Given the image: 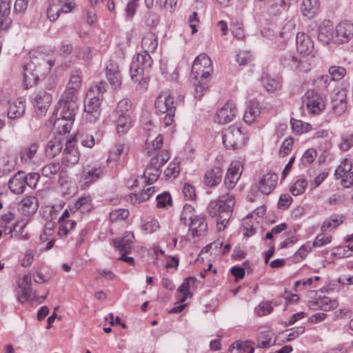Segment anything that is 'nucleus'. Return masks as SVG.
Returning <instances> with one entry per match:
<instances>
[{"instance_id": "obj_1", "label": "nucleus", "mask_w": 353, "mask_h": 353, "mask_svg": "<svg viewBox=\"0 0 353 353\" xmlns=\"http://www.w3.org/2000/svg\"><path fill=\"white\" fill-rule=\"evenodd\" d=\"M213 72L212 62L205 54H199L192 66L191 74L194 86V96L201 98L208 88V83Z\"/></svg>"}, {"instance_id": "obj_2", "label": "nucleus", "mask_w": 353, "mask_h": 353, "mask_svg": "<svg viewBox=\"0 0 353 353\" xmlns=\"http://www.w3.org/2000/svg\"><path fill=\"white\" fill-rule=\"evenodd\" d=\"M234 205V196L230 193L220 195L217 200L211 201L208 204V210L210 215L212 217H217L216 226L219 231L225 229Z\"/></svg>"}, {"instance_id": "obj_3", "label": "nucleus", "mask_w": 353, "mask_h": 353, "mask_svg": "<svg viewBox=\"0 0 353 353\" xmlns=\"http://www.w3.org/2000/svg\"><path fill=\"white\" fill-rule=\"evenodd\" d=\"M53 65L54 61L46 60L43 54L32 55L29 62L23 67L26 89L37 85L39 77L50 71Z\"/></svg>"}, {"instance_id": "obj_4", "label": "nucleus", "mask_w": 353, "mask_h": 353, "mask_svg": "<svg viewBox=\"0 0 353 353\" xmlns=\"http://www.w3.org/2000/svg\"><path fill=\"white\" fill-rule=\"evenodd\" d=\"M107 83L100 81L91 86L86 93L84 100L85 118L90 123H95L101 114V103L103 94L106 91Z\"/></svg>"}, {"instance_id": "obj_5", "label": "nucleus", "mask_w": 353, "mask_h": 353, "mask_svg": "<svg viewBox=\"0 0 353 353\" xmlns=\"http://www.w3.org/2000/svg\"><path fill=\"white\" fill-rule=\"evenodd\" d=\"M153 61L147 54L137 57L130 65V73L132 80L138 83L137 90L145 91L148 86L149 78L145 75L152 67Z\"/></svg>"}, {"instance_id": "obj_6", "label": "nucleus", "mask_w": 353, "mask_h": 353, "mask_svg": "<svg viewBox=\"0 0 353 353\" xmlns=\"http://www.w3.org/2000/svg\"><path fill=\"white\" fill-rule=\"evenodd\" d=\"M156 112L164 115L163 119L165 126L174 122L176 105L174 97L170 94L163 92L157 97L154 103Z\"/></svg>"}, {"instance_id": "obj_7", "label": "nucleus", "mask_w": 353, "mask_h": 353, "mask_svg": "<svg viewBox=\"0 0 353 353\" xmlns=\"http://www.w3.org/2000/svg\"><path fill=\"white\" fill-rule=\"evenodd\" d=\"M170 159V152L167 150L156 153L154 157L152 158L150 164L146 167L143 176L148 185L156 181L160 174V168Z\"/></svg>"}, {"instance_id": "obj_8", "label": "nucleus", "mask_w": 353, "mask_h": 353, "mask_svg": "<svg viewBox=\"0 0 353 353\" xmlns=\"http://www.w3.org/2000/svg\"><path fill=\"white\" fill-rule=\"evenodd\" d=\"M223 143L226 149L237 150L245 143V137L240 128L231 125L225 129L222 135Z\"/></svg>"}, {"instance_id": "obj_9", "label": "nucleus", "mask_w": 353, "mask_h": 353, "mask_svg": "<svg viewBox=\"0 0 353 353\" xmlns=\"http://www.w3.org/2000/svg\"><path fill=\"white\" fill-rule=\"evenodd\" d=\"M325 100L324 94L314 90H307L303 97L308 112L313 114H319L325 109Z\"/></svg>"}, {"instance_id": "obj_10", "label": "nucleus", "mask_w": 353, "mask_h": 353, "mask_svg": "<svg viewBox=\"0 0 353 353\" xmlns=\"http://www.w3.org/2000/svg\"><path fill=\"white\" fill-rule=\"evenodd\" d=\"M77 90L67 88L59 101V105L57 109L61 110V114L65 112V114L68 115V117H71L72 114H76L77 109Z\"/></svg>"}, {"instance_id": "obj_11", "label": "nucleus", "mask_w": 353, "mask_h": 353, "mask_svg": "<svg viewBox=\"0 0 353 353\" xmlns=\"http://www.w3.org/2000/svg\"><path fill=\"white\" fill-rule=\"evenodd\" d=\"M75 114H72L71 117H68L64 113L61 114V110L56 109L51 117L53 122L54 129L61 135L70 132L74 121Z\"/></svg>"}, {"instance_id": "obj_12", "label": "nucleus", "mask_w": 353, "mask_h": 353, "mask_svg": "<svg viewBox=\"0 0 353 353\" xmlns=\"http://www.w3.org/2000/svg\"><path fill=\"white\" fill-rule=\"evenodd\" d=\"M76 137H74L70 139H67L65 142V148L64 149V157L63 158V163L66 166H73L79 161V153L75 148Z\"/></svg>"}, {"instance_id": "obj_13", "label": "nucleus", "mask_w": 353, "mask_h": 353, "mask_svg": "<svg viewBox=\"0 0 353 353\" xmlns=\"http://www.w3.org/2000/svg\"><path fill=\"white\" fill-rule=\"evenodd\" d=\"M353 38V23L344 21L339 23L335 29L334 41L336 43H347Z\"/></svg>"}, {"instance_id": "obj_14", "label": "nucleus", "mask_w": 353, "mask_h": 353, "mask_svg": "<svg viewBox=\"0 0 353 353\" xmlns=\"http://www.w3.org/2000/svg\"><path fill=\"white\" fill-rule=\"evenodd\" d=\"M332 108L339 116L343 114L347 109V93L344 89H335L331 97Z\"/></svg>"}, {"instance_id": "obj_15", "label": "nucleus", "mask_w": 353, "mask_h": 353, "mask_svg": "<svg viewBox=\"0 0 353 353\" xmlns=\"http://www.w3.org/2000/svg\"><path fill=\"white\" fill-rule=\"evenodd\" d=\"M52 101V95L45 90H39L32 99V103L38 114H45Z\"/></svg>"}, {"instance_id": "obj_16", "label": "nucleus", "mask_w": 353, "mask_h": 353, "mask_svg": "<svg viewBox=\"0 0 353 353\" xmlns=\"http://www.w3.org/2000/svg\"><path fill=\"white\" fill-rule=\"evenodd\" d=\"M242 173V165L239 161L232 162L225 176L224 184L228 190L234 188Z\"/></svg>"}, {"instance_id": "obj_17", "label": "nucleus", "mask_w": 353, "mask_h": 353, "mask_svg": "<svg viewBox=\"0 0 353 353\" xmlns=\"http://www.w3.org/2000/svg\"><path fill=\"white\" fill-rule=\"evenodd\" d=\"M105 70L107 79L112 89H119L121 85V76L118 64L111 61L107 65Z\"/></svg>"}, {"instance_id": "obj_18", "label": "nucleus", "mask_w": 353, "mask_h": 353, "mask_svg": "<svg viewBox=\"0 0 353 353\" xmlns=\"http://www.w3.org/2000/svg\"><path fill=\"white\" fill-rule=\"evenodd\" d=\"M66 139L62 135H57L50 139L46 145V155L49 158H54L59 154L63 146L65 145Z\"/></svg>"}, {"instance_id": "obj_19", "label": "nucleus", "mask_w": 353, "mask_h": 353, "mask_svg": "<svg viewBox=\"0 0 353 353\" xmlns=\"http://www.w3.org/2000/svg\"><path fill=\"white\" fill-rule=\"evenodd\" d=\"M277 179L278 177L275 173L268 172L260 179L256 188L262 194H269L275 188Z\"/></svg>"}, {"instance_id": "obj_20", "label": "nucleus", "mask_w": 353, "mask_h": 353, "mask_svg": "<svg viewBox=\"0 0 353 353\" xmlns=\"http://www.w3.org/2000/svg\"><path fill=\"white\" fill-rule=\"evenodd\" d=\"M236 108L233 102L226 103L216 112L218 122L221 124L228 123L233 120L236 115Z\"/></svg>"}, {"instance_id": "obj_21", "label": "nucleus", "mask_w": 353, "mask_h": 353, "mask_svg": "<svg viewBox=\"0 0 353 353\" xmlns=\"http://www.w3.org/2000/svg\"><path fill=\"white\" fill-rule=\"evenodd\" d=\"M280 61L284 68H288L291 70H298L300 71L307 70L305 67L307 63L294 56L291 53H286L283 54L281 57Z\"/></svg>"}, {"instance_id": "obj_22", "label": "nucleus", "mask_w": 353, "mask_h": 353, "mask_svg": "<svg viewBox=\"0 0 353 353\" xmlns=\"http://www.w3.org/2000/svg\"><path fill=\"white\" fill-rule=\"evenodd\" d=\"M296 49L300 54L309 55L314 50V42L311 38L304 32H297Z\"/></svg>"}, {"instance_id": "obj_23", "label": "nucleus", "mask_w": 353, "mask_h": 353, "mask_svg": "<svg viewBox=\"0 0 353 353\" xmlns=\"http://www.w3.org/2000/svg\"><path fill=\"white\" fill-rule=\"evenodd\" d=\"M141 46L143 51L138 53L137 57L147 54L151 57L150 53L154 52L158 46V37L153 32L147 33L142 39Z\"/></svg>"}, {"instance_id": "obj_24", "label": "nucleus", "mask_w": 353, "mask_h": 353, "mask_svg": "<svg viewBox=\"0 0 353 353\" xmlns=\"http://www.w3.org/2000/svg\"><path fill=\"white\" fill-rule=\"evenodd\" d=\"M188 225L190 227V230L193 237L203 235L208 229L207 223L203 216H197L193 218L188 222Z\"/></svg>"}, {"instance_id": "obj_25", "label": "nucleus", "mask_w": 353, "mask_h": 353, "mask_svg": "<svg viewBox=\"0 0 353 353\" xmlns=\"http://www.w3.org/2000/svg\"><path fill=\"white\" fill-rule=\"evenodd\" d=\"M25 172L19 171L9 180L8 187L13 193L19 194L25 190Z\"/></svg>"}, {"instance_id": "obj_26", "label": "nucleus", "mask_w": 353, "mask_h": 353, "mask_svg": "<svg viewBox=\"0 0 353 353\" xmlns=\"http://www.w3.org/2000/svg\"><path fill=\"white\" fill-rule=\"evenodd\" d=\"M309 306L314 310L319 309L324 312H328L336 309L338 306V302L327 296H323L315 301L310 302Z\"/></svg>"}, {"instance_id": "obj_27", "label": "nucleus", "mask_w": 353, "mask_h": 353, "mask_svg": "<svg viewBox=\"0 0 353 353\" xmlns=\"http://www.w3.org/2000/svg\"><path fill=\"white\" fill-rule=\"evenodd\" d=\"M26 101L23 98H18L10 104L8 110V117L14 119L21 117L26 110Z\"/></svg>"}, {"instance_id": "obj_28", "label": "nucleus", "mask_w": 353, "mask_h": 353, "mask_svg": "<svg viewBox=\"0 0 353 353\" xmlns=\"http://www.w3.org/2000/svg\"><path fill=\"white\" fill-rule=\"evenodd\" d=\"M133 239V233L127 232L121 239L114 240V247L119 250L120 253H129L132 248Z\"/></svg>"}, {"instance_id": "obj_29", "label": "nucleus", "mask_w": 353, "mask_h": 353, "mask_svg": "<svg viewBox=\"0 0 353 353\" xmlns=\"http://www.w3.org/2000/svg\"><path fill=\"white\" fill-rule=\"evenodd\" d=\"M103 169L101 167H90L88 166L84 168L81 174V181L85 185H88L92 181L97 180Z\"/></svg>"}, {"instance_id": "obj_30", "label": "nucleus", "mask_w": 353, "mask_h": 353, "mask_svg": "<svg viewBox=\"0 0 353 353\" xmlns=\"http://www.w3.org/2000/svg\"><path fill=\"white\" fill-rule=\"evenodd\" d=\"M318 40L324 46L329 44L332 40H334L332 25H322L319 27Z\"/></svg>"}, {"instance_id": "obj_31", "label": "nucleus", "mask_w": 353, "mask_h": 353, "mask_svg": "<svg viewBox=\"0 0 353 353\" xmlns=\"http://www.w3.org/2000/svg\"><path fill=\"white\" fill-rule=\"evenodd\" d=\"M319 10V0H303L301 5V11L304 16L313 17Z\"/></svg>"}, {"instance_id": "obj_32", "label": "nucleus", "mask_w": 353, "mask_h": 353, "mask_svg": "<svg viewBox=\"0 0 353 353\" xmlns=\"http://www.w3.org/2000/svg\"><path fill=\"white\" fill-rule=\"evenodd\" d=\"M222 171L219 168H215L205 174V183L208 187H214L217 185L222 178Z\"/></svg>"}, {"instance_id": "obj_33", "label": "nucleus", "mask_w": 353, "mask_h": 353, "mask_svg": "<svg viewBox=\"0 0 353 353\" xmlns=\"http://www.w3.org/2000/svg\"><path fill=\"white\" fill-rule=\"evenodd\" d=\"M117 119L115 120L117 125V132L120 135L123 136L127 133V132L132 127V119L130 116H116Z\"/></svg>"}, {"instance_id": "obj_34", "label": "nucleus", "mask_w": 353, "mask_h": 353, "mask_svg": "<svg viewBox=\"0 0 353 353\" xmlns=\"http://www.w3.org/2000/svg\"><path fill=\"white\" fill-rule=\"evenodd\" d=\"M260 112H261L259 108V103L256 101H250L248 109L244 114V121L248 124H251L260 114Z\"/></svg>"}, {"instance_id": "obj_35", "label": "nucleus", "mask_w": 353, "mask_h": 353, "mask_svg": "<svg viewBox=\"0 0 353 353\" xmlns=\"http://www.w3.org/2000/svg\"><path fill=\"white\" fill-rule=\"evenodd\" d=\"M262 85L269 92H274L279 90L281 88V83L279 79L270 76L263 77L261 79Z\"/></svg>"}, {"instance_id": "obj_36", "label": "nucleus", "mask_w": 353, "mask_h": 353, "mask_svg": "<svg viewBox=\"0 0 353 353\" xmlns=\"http://www.w3.org/2000/svg\"><path fill=\"white\" fill-rule=\"evenodd\" d=\"M91 199L89 196H83L79 199L72 205L70 206V210L74 213L77 210L81 212L88 211L91 205Z\"/></svg>"}, {"instance_id": "obj_37", "label": "nucleus", "mask_w": 353, "mask_h": 353, "mask_svg": "<svg viewBox=\"0 0 353 353\" xmlns=\"http://www.w3.org/2000/svg\"><path fill=\"white\" fill-rule=\"evenodd\" d=\"M128 148L124 144L117 143L115 144L109 151L108 162H116L117 161L121 154L127 151Z\"/></svg>"}, {"instance_id": "obj_38", "label": "nucleus", "mask_w": 353, "mask_h": 353, "mask_svg": "<svg viewBox=\"0 0 353 353\" xmlns=\"http://www.w3.org/2000/svg\"><path fill=\"white\" fill-rule=\"evenodd\" d=\"M155 192L154 187L148 188L140 194H132L130 195L131 201L134 204H139L148 200Z\"/></svg>"}, {"instance_id": "obj_39", "label": "nucleus", "mask_w": 353, "mask_h": 353, "mask_svg": "<svg viewBox=\"0 0 353 353\" xmlns=\"http://www.w3.org/2000/svg\"><path fill=\"white\" fill-rule=\"evenodd\" d=\"M39 149V144L37 143H32L28 148H26L21 151L20 155L22 161L29 162L35 156Z\"/></svg>"}, {"instance_id": "obj_40", "label": "nucleus", "mask_w": 353, "mask_h": 353, "mask_svg": "<svg viewBox=\"0 0 353 353\" xmlns=\"http://www.w3.org/2000/svg\"><path fill=\"white\" fill-rule=\"evenodd\" d=\"M295 26L294 21L286 20L279 32L281 38L283 39H290L294 34Z\"/></svg>"}, {"instance_id": "obj_41", "label": "nucleus", "mask_w": 353, "mask_h": 353, "mask_svg": "<svg viewBox=\"0 0 353 353\" xmlns=\"http://www.w3.org/2000/svg\"><path fill=\"white\" fill-rule=\"evenodd\" d=\"M339 150L343 152L348 151L353 147V133L343 134L338 143Z\"/></svg>"}, {"instance_id": "obj_42", "label": "nucleus", "mask_w": 353, "mask_h": 353, "mask_svg": "<svg viewBox=\"0 0 353 353\" xmlns=\"http://www.w3.org/2000/svg\"><path fill=\"white\" fill-rule=\"evenodd\" d=\"M21 203L23 211L27 214H34L37 210L38 205L34 197H26L22 200Z\"/></svg>"}, {"instance_id": "obj_43", "label": "nucleus", "mask_w": 353, "mask_h": 353, "mask_svg": "<svg viewBox=\"0 0 353 353\" xmlns=\"http://www.w3.org/2000/svg\"><path fill=\"white\" fill-rule=\"evenodd\" d=\"M132 107V103L128 99H121L117 104L115 110L116 116H130L129 110Z\"/></svg>"}, {"instance_id": "obj_44", "label": "nucleus", "mask_w": 353, "mask_h": 353, "mask_svg": "<svg viewBox=\"0 0 353 353\" xmlns=\"http://www.w3.org/2000/svg\"><path fill=\"white\" fill-rule=\"evenodd\" d=\"M332 79L329 75H321L314 79L313 85L319 91L323 92L327 89Z\"/></svg>"}, {"instance_id": "obj_45", "label": "nucleus", "mask_w": 353, "mask_h": 353, "mask_svg": "<svg viewBox=\"0 0 353 353\" xmlns=\"http://www.w3.org/2000/svg\"><path fill=\"white\" fill-rule=\"evenodd\" d=\"M329 74L332 81H339L346 75V70L341 66L333 65L329 68Z\"/></svg>"}, {"instance_id": "obj_46", "label": "nucleus", "mask_w": 353, "mask_h": 353, "mask_svg": "<svg viewBox=\"0 0 353 353\" xmlns=\"http://www.w3.org/2000/svg\"><path fill=\"white\" fill-rule=\"evenodd\" d=\"M61 169V165L59 163H51L45 165L42 170V175L47 178H52L57 174Z\"/></svg>"}, {"instance_id": "obj_47", "label": "nucleus", "mask_w": 353, "mask_h": 353, "mask_svg": "<svg viewBox=\"0 0 353 353\" xmlns=\"http://www.w3.org/2000/svg\"><path fill=\"white\" fill-rule=\"evenodd\" d=\"M77 223L75 221L68 220L59 223V235L61 236H66L69 234L70 232L74 229Z\"/></svg>"}, {"instance_id": "obj_48", "label": "nucleus", "mask_w": 353, "mask_h": 353, "mask_svg": "<svg viewBox=\"0 0 353 353\" xmlns=\"http://www.w3.org/2000/svg\"><path fill=\"white\" fill-rule=\"evenodd\" d=\"M129 214L130 213L128 210L121 208L116 209L110 213V221L111 222H116L119 220L123 221L128 217Z\"/></svg>"}, {"instance_id": "obj_49", "label": "nucleus", "mask_w": 353, "mask_h": 353, "mask_svg": "<svg viewBox=\"0 0 353 353\" xmlns=\"http://www.w3.org/2000/svg\"><path fill=\"white\" fill-rule=\"evenodd\" d=\"M197 215L194 214V208L190 205L186 204L183 207V210L181 216V220L185 225H188V222Z\"/></svg>"}, {"instance_id": "obj_50", "label": "nucleus", "mask_w": 353, "mask_h": 353, "mask_svg": "<svg viewBox=\"0 0 353 353\" xmlns=\"http://www.w3.org/2000/svg\"><path fill=\"white\" fill-rule=\"evenodd\" d=\"M81 83V77L80 75V71L79 70H75L73 71L69 82L68 85V88L72 89L73 90H77L79 89Z\"/></svg>"}, {"instance_id": "obj_51", "label": "nucleus", "mask_w": 353, "mask_h": 353, "mask_svg": "<svg viewBox=\"0 0 353 353\" xmlns=\"http://www.w3.org/2000/svg\"><path fill=\"white\" fill-rule=\"evenodd\" d=\"M19 288L21 290L18 294V299L20 303H23L30 299L32 293V289L31 285H19Z\"/></svg>"}, {"instance_id": "obj_52", "label": "nucleus", "mask_w": 353, "mask_h": 353, "mask_svg": "<svg viewBox=\"0 0 353 353\" xmlns=\"http://www.w3.org/2000/svg\"><path fill=\"white\" fill-rule=\"evenodd\" d=\"M190 283H194V279L192 277L187 278L184 282L179 286L178 290L183 294V296L181 299L180 302L183 303L185 301L188 294L192 296L190 292Z\"/></svg>"}, {"instance_id": "obj_53", "label": "nucleus", "mask_w": 353, "mask_h": 353, "mask_svg": "<svg viewBox=\"0 0 353 353\" xmlns=\"http://www.w3.org/2000/svg\"><path fill=\"white\" fill-rule=\"evenodd\" d=\"M307 181L305 179L297 180L290 188V192L294 196H298L305 192Z\"/></svg>"}, {"instance_id": "obj_54", "label": "nucleus", "mask_w": 353, "mask_h": 353, "mask_svg": "<svg viewBox=\"0 0 353 353\" xmlns=\"http://www.w3.org/2000/svg\"><path fill=\"white\" fill-rule=\"evenodd\" d=\"M242 227L244 231V236L247 237L254 235L256 232V229L254 228V223L250 220V215H248L246 218L243 219Z\"/></svg>"}, {"instance_id": "obj_55", "label": "nucleus", "mask_w": 353, "mask_h": 353, "mask_svg": "<svg viewBox=\"0 0 353 353\" xmlns=\"http://www.w3.org/2000/svg\"><path fill=\"white\" fill-rule=\"evenodd\" d=\"M316 155V151L313 148H310L306 150L301 158L303 165L307 166L310 165L314 161Z\"/></svg>"}, {"instance_id": "obj_56", "label": "nucleus", "mask_w": 353, "mask_h": 353, "mask_svg": "<svg viewBox=\"0 0 353 353\" xmlns=\"http://www.w3.org/2000/svg\"><path fill=\"white\" fill-rule=\"evenodd\" d=\"M158 208H166L168 205H172V198L170 193L165 192L161 194H159L157 198Z\"/></svg>"}, {"instance_id": "obj_57", "label": "nucleus", "mask_w": 353, "mask_h": 353, "mask_svg": "<svg viewBox=\"0 0 353 353\" xmlns=\"http://www.w3.org/2000/svg\"><path fill=\"white\" fill-rule=\"evenodd\" d=\"M332 241V236L330 235H326L324 234V232H322V233L319 234L314 242H313V246L314 247H322L323 245H325L328 243H330Z\"/></svg>"}, {"instance_id": "obj_58", "label": "nucleus", "mask_w": 353, "mask_h": 353, "mask_svg": "<svg viewBox=\"0 0 353 353\" xmlns=\"http://www.w3.org/2000/svg\"><path fill=\"white\" fill-rule=\"evenodd\" d=\"M272 338L270 334L261 333L257 338L258 347H268L272 344Z\"/></svg>"}, {"instance_id": "obj_59", "label": "nucleus", "mask_w": 353, "mask_h": 353, "mask_svg": "<svg viewBox=\"0 0 353 353\" xmlns=\"http://www.w3.org/2000/svg\"><path fill=\"white\" fill-rule=\"evenodd\" d=\"M293 143L294 141L292 137L285 139L279 150V155L283 157L287 156L292 148Z\"/></svg>"}, {"instance_id": "obj_60", "label": "nucleus", "mask_w": 353, "mask_h": 353, "mask_svg": "<svg viewBox=\"0 0 353 353\" xmlns=\"http://www.w3.org/2000/svg\"><path fill=\"white\" fill-rule=\"evenodd\" d=\"M160 228L159 223L157 219H152L142 225V230L146 234H151L156 232Z\"/></svg>"}, {"instance_id": "obj_61", "label": "nucleus", "mask_w": 353, "mask_h": 353, "mask_svg": "<svg viewBox=\"0 0 353 353\" xmlns=\"http://www.w3.org/2000/svg\"><path fill=\"white\" fill-rule=\"evenodd\" d=\"M179 173V165L175 162L169 163L168 168L164 171V174L166 177H176Z\"/></svg>"}, {"instance_id": "obj_62", "label": "nucleus", "mask_w": 353, "mask_h": 353, "mask_svg": "<svg viewBox=\"0 0 353 353\" xmlns=\"http://www.w3.org/2000/svg\"><path fill=\"white\" fill-rule=\"evenodd\" d=\"M74 53L79 59L85 61L89 60L92 57L91 50L90 48H77Z\"/></svg>"}, {"instance_id": "obj_63", "label": "nucleus", "mask_w": 353, "mask_h": 353, "mask_svg": "<svg viewBox=\"0 0 353 353\" xmlns=\"http://www.w3.org/2000/svg\"><path fill=\"white\" fill-rule=\"evenodd\" d=\"M39 174L37 173H30L28 175L25 174L26 186L28 185L31 188H36L37 184L39 180Z\"/></svg>"}, {"instance_id": "obj_64", "label": "nucleus", "mask_w": 353, "mask_h": 353, "mask_svg": "<svg viewBox=\"0 0 353 353\" xmlns=\"http://www.w3.org/2000/svg\"><path fill=\"white\" fill-rule=\"evenodd\" d=\"M61 12L59 10V5L57 3L51 4L47 10L48 17L50 21H55L58 19Z\"/></svg>"}]
</instances>
